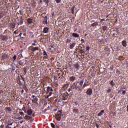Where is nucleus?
Instances as JSON below:
<instances>
[{
	"instance_id": "nucleus-1",
	"label": "nucleus",
	"mask_w": 128,
	"mask_h": 128,
	"mask_svg": "<svg viewBox=\"0 0 128 128\" xmlns=\"http://www.w3.org/2000/svg\"><path fill=\"white\" fill-rule=\"evenodd\" d=\"M14 122H12L10 120H8L7 122V124L6 125V128H16V126H14Z\"/></svg>"
},
{
	"instance_id": "nucleus-2",
	"label": "nucleus",
	"mask_w": 128,
	"mask_h": 128,
	"mask_svg": "<svg viewBox=\"0 0 128 128\" xmlns=\"http://www.w3.org/2000/svg\"><path fill=\"white\" fill-rule=\"evenodd\" d=\"M71 88H72V90H79L80 91H82V88L80 86V84L77 83H74L70 86Z\"/></svg>"
},
{
	"instance_id": "nucleus-3",
	"label": "nucleus",
	"mask_w": 128,
	"mask_h": 128,
	"mask_svg": "<svg viewBox=\"0 0 128 128\" xmlns=\"http://www.w3.org/2000/svg\"><path fill=\"white\" fill-rule=\"evenodd\" d=\"M56 118L57 120H60V118H62V110L58 112L57 114H56Z\"/></svg>"
},
{
	"instance_id": "nucleus-4",
	"label": "nucleus",
	"mask_w": 128,
	"mask_h": 128,
	"mask_svg": "<svg viewBox=\"0 0 128 128\" xmlns=\"http://www.w3.org/2000/svg\"><path fill=\"white\" fill-rule=\"evenodd\" d=\"M16 20H17L16 22L18 24V26H20V24H24V20H22V16H20V18H16Z\"/></svg>"
},
{
	"instance_id": "nucleus-5",
	"label": "nucleus",
	"mask_w": 128,
	"mask_h": 128,
	"mask_svg": "<svg viewBox=\"0 0 128 128\" xmlns=\"http://www.w3.org/2000/svg\"><path fill=\"white\" fill-rule=\"evenodd\" d=\"M62 97L60 100H68V94H62L60 95Z\"/></svg>"
},
{
	"instance_id": "nucleus-6",
	"label": "nucleus",
	"mask_w": 128,
	"mask_h": 128,
	"mask_svg": "<svg viewBox=\"0 0 128 128\" xmlns=\"http://www.w3.org/2000/svg\"><path fill=\"white\" fill-rule=\"evenodd\" d=\"M86 94L88 96H92V88H88L86 92Z\"/></svg>"
},
{
	"instance_id": "nucleus-7",
	"label": "nucleus",
	"mask_w": 128,
	"mask_h": 128,
	"mask_svg": "<svg viewBox=\"0 0 128 128\" xmlns=\"http://www.w3.org/2000/svg\"><path fill=\"white\" fill-rule=\"evenodd\" d=\"M27 120H30V122H32L34 121V118H32V116H26Z\"/></svg>"
},
{
	"instance_id": "nucleus-8",
	"label": "nucleus",
	"mask_w": 128,
	"mask_h": 128,
	"mask_svg": "<svg viewBox=\"0 0 128 128\" xmlns=\"http://www.w3.org/2000/svg\"><path fill=\"white\" fill-rule=\"evenodd\" d=\"M27 114L28 116H32V109H28L27 110Z\"/></svg>"
},
{
	"instance_id": "nucleus-9",
	"label": "nucleus",
	"mask_w": 128,
	"mask_h": 128,
	"mask_svg": "<svg viewBox=\"0 0 128 128\" xmlns=\"http://www.w3.org/2000/svg\"><path fill=\"white\" fill-rule=\"evenodd\" d=\"M74 68H75L76 70H79L80 66V64H78V63H76L74 64Z\"/></svg>"
},
{
	"instance_id": "nucleus-10",
	"label": "nucleus",
	"mask_w": 128,
	"mask_h": 128,
	"mask_svg": "<svg viewBox=\"0 0 128 128\" xmlns=\"http://www.w3.org/2000/svg\"><path fill=\"white\" fill-rule=\"evenodd\" d=\"M48 30L49 28L48 27L44 28L43 30L44 34H48Z\"/></svg>"
},
{
	"instance_id": "nucleus-11",
	"label": "nucleus",
	"mask_w": 128,
	"mask_h": 128,
	"mask_svg": "<svg viewBox=\"0 0 128 128\" xmlns=\"http://www.w3.org/2000/svg\"><path fill=\"white\" fill-rule=\"evenodd\" d=\"M69 80H70V82H74V80H76V77H74V76H70L69 78Z\"/></svg>"
},
{
	"instance_id": "nucleus-12",
	"label": "nucleus",
	"mask_w": 128,
	"mask_h": 128,
	"mask_svg": "<svg viewBox=\"0 0 128 128\" xmlns=\"http://www.w3.org/2000/svg\"><path fill=\"white\" fill-rule=\"evenodd\" d=\"M1 40H5V42H6V40H8V36H4L1 37Z\"/></svg>"
},
{
	"instance_id": "nucleus-13",
	"label": "nucleus",
	"mask_w": 128,
	"mask_h": 128,
	"mask_svg": "<svg viewBox=\"0 0 128 128\" xmlns=\"http://www.w3.org/2000/svg\"><path fill=\"white\" fill-rule=\"evenodd\" d=\"M10 26L11 28H16V23L12 22L10 24Z\"/></svg>"
},
{
	"instance_id": "nucleus-14",
	"label": "nucleus",
	"mask_w": 128,
	"mask_h": 128,
	"mask_svg": "<svg viewBox=\"0 0 128 128\" xmlns=\"http://www.w3.org/2000/svg\"><path fill=\"white\" fill-rule=\"evenodd\" d=\"M6 58H8V56L6 54H4L2 55V59L6 60Z\"/></svg>"
},
{
	"instance_id": "nucleus-15",
	"label": "nucleus",
	"mask_w": 128,
	"mask_h": 128,
	"mask_svg": "<svg viewBox=\"0 0 128 128\" xmlns=\"http://www.w3.org/2000/svg\"><path fill=\"white\" fill-rule=\"evenodd\" d=\"M5 110H6V112H12V110L10 107H6L5 108Z\"/></svg>"
},
{
	"instance_id": "nucleus-16",
	"label": "nucleus",
	"mask_w": 128,
	"mask_h": 128,
	"mask_svg": "<svg viewBox=\"0 0 128 128\" xmlns=\"http://www.w3.org/2000/svg\"><path fill=\"white\" fill-rule=\"evenodd\" d=\"M47 92H54V90H52V88L48 86L47 88Z\"/></svg>"
},
{
	"instance_id": "nucleus-17",
	"label": "nucleus",
	"mask_w": 128,
	"mask_h": 128,
	"mask_svg": "<svg viewBox=\"0 0 128 128\" xmlns=\"http://www.w3.org/2000/svg\"><path fill=\"white\" fill-rule=\"evenodd\" d=\"M32 52H36V50H38V47H32Z\"/></svg>"
},
{
	"instance_id": "nucleus-18",
	"label": "nucleus",
	"mask_w": 128,
	"mask_h": 128,
	"mask_svg": "<svg viewBox=\"0 0 128 128\" xmlns=\"http://www.w3.org/2000/svg\"><path fill=\"white\" fill-rule=\"evenodd\" d=\"M76 8V6H74L71 8L72 14H74V8Z\"/></svg>"
},
{
	"instance_id": "nucleus-19",
	"label": "nucleus",
	"mask_w": 128,
	"mask_h": 128,
	"mask_svg": "<svg viewBox=\"0 0 128 128\" xmlns=\"http://www.w3.org/2000/svg\"><path fill=\"white\" fill-rule=\"evenodd\" d=\"M72 36H74V38H78V36H80L76 33H73Z\"/></svg>"
},
{
	"instance_id": "nucleus-20",
	"label": "nucleus",
	"mask_w": 128,
	"mask_h": 128,
	"mask_svg": "<svg viewBox=\"0 0 128 128\" xmlns=\"http://www.w3.org/2000/svg\"><path fill=\"white\" fill-rule=\"evenodd\" d=\"M38 98L36 97L34 100V102H35V104H38Z\"/></svg>"
},
{
	"instance_id": "nucleus-21",
	"label": "nucleus",
	"mask_w": 128,
	"mask_h": 128,
	"mask_svg": "<svg viewBox=\"0 0 128 128\" xmlns=\"http://www.w3.org/2000/svg\"><path fill=\"white\" fill-rule=\"evenodd\" d=\"M73 112H74V114H78V112H79L78 110L76 109V108L74 109Z\"/></svg>"
},
{
	"instance_id": "nucleus-22",
	"label": "nucleus",
	"mask_w": 128,
	"mask_h": 128,
	"mask_svg": "<svg viewBox=\"0 0 128 128\" xmlns=\"http://www.w3.org/2000/svg\"><path fill=\"white\" fill-rule=\"evenodd\" d=\"M92 26H98V22H95L91 24Z\"/></svg>"
},
{
	"instance_id": "nucleus-23",
	"label": "nucleus",
	"mask_w": 128,
	"mask_h": 128,
	"mask_svg": "<svg viewBox=\"0 0 128 128\" xmlns=\"http://www.w3.org/2000/svg\"><path fill=\"white\" fill-rule=\"evenodd\" d=\"M27 22L28 24H32V19L29 18L28 19Z\"/></svg>"
},
{
	"instance_id": "nucleus-24",
	"label": "nucleus",
	"mask_w": 128,
	"mask_h": 128,
	"mask_svg": "<svg viewBox=\"0 0 128 128\" xmlns=\"http://www.w3.org/2000/svg\"><path fill=\"white\" fill-rule=\"evenodd\" d=\"M84 79H82V80L79 82V86H82V84H84Z\"/></svg>"
},
{
	"instance_id": "nucleus-25",
	"label": "nucleus",
	"mask_w": 128,
	"mask_h": 128,
	"mask_svg": "<svg viewBox=\"0 0 128 128\" xmlns=\"http://www.w3.org/2000/svg\"><path fill=\"white\" fill-rule=\"evenodd\" d=\"M122 44L123 46H126V41L123 40L122 42Z\"/></svg>"
},
{
	"instance_id": "nucleus-26",
	"label": "nucleus",
	"mask_w": 128,
	"mask_h": 128,
	"mask_svg": "<svg viewBox=\"0 0 128 128\" xmlns=\"http://www.w3.org/2000/svg\"><path fill=\"white\" fill-rule=\"evenodd\" d=\"M74 46H76V43H72V44H71L70 45V48L72 50V48H74Z\"/></svg>"
},
{
	"instance_id": "nucleus-27",
	"label": "nucleus",
	"mask_w": 128,
	"mask_h": 128,
	"mask_svg": "<svg viewBox=\"0 0 128 128\" xmlns=\"http://www.w3.org/2000/svg\"><path fill=\"white\" fill-rule=\"evenodd\" d=\"M79 50H80V54H85L84 50L80 48L79 49Z\"/></svg>"
},
{
	"instance_id": "nucleus-28",
	"label": "nucleus",
	"mask_w": 128,
	"mask_h": 128,
	"mask_svg": "<svg viewBox=\"0 0 128 128\" xmlns=\"http://www.w3.org/2000/svg\"><path fill=\"white\" fill-rule=\"evenodd\" d=\"M102 30L104 32H106L108 30V27L106 26H102Z\"/></svg>"
},
{
	"instance_id": "nucleus-29",
	"label": "nucleus",
	"mask_w": 128,
	"mask_h": 128,
	"mask_svg": "<svg viewBox=\"0 0 128 128\" xmlns=\"http://www.w3.org/2000/svg\"><path fill=\"white\" fill-rule=\"evenodd\" d=\"M43 2H44L45 4H46V6H48V2H50L49 0H43Z\"/></svg>"
},
{
	"instance_id": "nucleus-30",
	"label": "nucleus",
	"mask_w": 128,
	"mask_h": 128,
	"mask_svg": "<svg viewBox=\"0 0 128 128\" xmlns=\"http://www.w3.org/2000/svg\"><path fill=\"white\" fill-rule=\"evenodd\" d=\"M18 64H20V66H22V64H24V62H22V60H20V61L18 62Z\"/></svg>"
},
{
	"instance_id": "nucleus-31",
	"label": "nucleus",
	"mask_w": 128,
	"mask_h": 128,
	"mask_svg": "<svg viewBox=\"0 0 128 128\" xmlns=\"http://www.w3.org/2000/svg\"><path fill=\"white\" fill-rule=\"evenodd\" d=\"M86 86H88V84H86V82H84L83 85V88H84Z\"/></svg>"
},
{
	"instance_id": "nucleus-32",
	"label": "nucleus",
	"mask_w": 128,
	"mask_h": 128,
	"mask_svg": "<svg viewBox=\"0 0 128 128\" xmlns=\"http://www.w3.org/2000/svg\"><path fill=\"white\" fill-rule=\"evenodd\" d=\"M18 84L19 86H22V82L20 81V80H19L18 82Z\"/></svg>"
},
{
	"instance_id": "nucleus-33",
	"label": "nucleus",
	"mask_w": 128,
	"mask_h": 128,
	"mask_svg": "<svg viewBox=\"0 0 128 128\" xmlns=\"http://www.w3.org/2000/svg\"><path fill=\"white\" fill-rule=\"evenodd\" d=\"M110 84H111V86H114V82L113 80L110 81Z\"/></svg>"
},
{
	"instance_id": "nucleus-34",
	"label": "nucleus",
	"mask_w": 128,
	"mask_h": 128,
	"mask_svg": "<svg viewBox=\"0 0 128 128\" xmlns=\"http://www.w3.org/2000/svg\"><path fill=\"white\" fill-rule=\"evenodd\" d=\"M50 126L52 128H56V126L54 125V123H51Z\"/></svg>"
},
{
	"instance_id": "nucleus-35",
	"label": "nucleus",
	"mask_w": 128,
	"mask_h": 128,
	"mask_svg": "<svg viewBox=\"0 0 128 128\" xmlns=\"http://www.w3.org/2000/svg\"><path fill=\"white\" fill-rule=\"evenodd\" d=\"M13 62H14V60H16V55H14L13 57Z\"/></svg>"
},
{
	"instance_id": "nucleus-36",
	"label": "nucleus",
	"mask_w": 128,
	"mask_h": 128,
	"mask_svg": "<svg viewBox=\"0 0 128 128\" xmlns=\"http://www.w3.org/2000/svg\"><path fill=\"white\" fill-rule=\"evenodd\" d=\"M89 74H90V76H91L90 78H93V76H94V72L90 73V72Z\"/></svg>"
},
{
	"instance_id": "nucleus-37",
	"label": "nucleus",
	"mask_w": 128,
	"mask_h": 128,
	"mask_svg": "<svg viewBox=\"0 0 128 128\" xmlns=\"http://www.w3.org/2000/svg\"><path fill=\"white\" fill-rule=\"evenodd\" d=\"M116 31H117V34H120L119 32L120 30H118V28H116Z\"/></svg>"
},
{
	"instance_id": "nucleus-38",
	"label": "nucleus",
	"mask_w": 128,
	"mask_h": 128,
	"mask_svg": "<svg viewBox=\"0 0 128 128\" xmlns=\"http://www.w3.org/2000/svg\"><path fill=\"white\" fill-rule=\"evenodd\" d=\"M20 78H21L22 80V81L24 82H26V81H24V78L22 77V76H20Z\"/></svg>"
},
{
	"instance_id": "nucleus-39",
	"label": "nucleus",
	"mask_w": 128,
	"mask_h": 128,
	"mask_svg": "<svg viewBox=\"0 0 128 128\" xmlns=\"http://www.w3.org/2000/svg\"><path fill=\"white\" fill-rule=\"evenodd\" d=\"M56 2H57V4H60V2L61 0H55Z\"/></svg>"
},
{
	"instance_id": "nucleus-40",
	"label": "nucleus",
	"mask_w": 128,
	"mask_h": 128,
	"mask_svg": "<svg viewBox=\"0 0 128 128\" xmlns=\"http://www.w3.org/2000/svg\"><path fill=\"white\" fill-rule=\"evenodd\" d=\"M90 46H87L86 48V50H90Z\"/></svg>"
},
{
	"instance_id": "nucleus-41",
	"label": "nucleus",
	"mask_w": 128,
	"mask_h": 128,
	"mask_svg": "<svg viewBox=\"0 0 128 128\" xmlns=\"http://www.w3.org/2000/svg\"><path fill=\"white\" fill-rule=\"evenodd\" d=\"M102 112H99V113L98 114V116H102Z\"/></svg>"
},
{
	"instance_id": "nucleus-42",
	"label": "nucleus",
	"mask_w": 128,
	"mask_h": 128,
	"mask_svg": "<svg viewBox=\"0 0 128 128\" xmlns=\"http://www.w3.org/2000/svg\"><path fill=\"white\" fill-rule=\"evenodd\" d=\"M43 54L44 56H48V54H46V51H44L43 52Z\"/></svg>"
},
{
	"instance_id": "nucleus-43",
	"label": "nucleus",
	"mask_w": 128,
	"mask_h": 128,
	"mask_svg": "<svg viewBox=\"0 0 128 128\" xmlns=\"http://www.w3.org/2000/svg\"><path fill=\"white\" fill-rule=\"evenodd\" d=\"M22 33L20 32V34L19 36H20L21 38H24V37L22 36Z\"/></svg>"
},
{
	"instance_id": "nucleus-44",
	"label": "nucleus",
	"mask_w": 128,
	"mask_h": 128,
	"mask_svg": "<svg viewBox=\"0 0 128 128\" xmlns=\"http://www.w3.org/2000/svg\"><path fill=\"white\" fill-rule=\"evenodd\" d=\"M0 128H4V125H3V124L1 125L0 126Z\"/></svg>"
},
{
	"instance_id": "nucleus-45",
	"label": "nucleus",
	"mask_w": 128,
	"mask_h": 128,
	"mask_svg": "<svg viewBox=\"0 0 128 128\" xmlns=\"http://www.w3.org/2000/svg\"><path fill=\"white\" fill-rule=\"evenodd\" d=\"M126 91L124 90L122 91V94H126Z\"/></svg>"
},
{
	"instance_id": "nucleus-46",
	"label": "nucleus",
	"mask_w": 128,
	"mask_h": 128,
	"mask_svg": "<svg viewBox=\"0 0 128 128\" xmlns=\"http://www.w3.org/2000/svg\"><path fill=\"white\" fill-rule=\"evenodd\" d=\"M66 42H70V40L67 39L66 40Z\"/></svg>"
},
{
	"instance_id": "nucleus-47",
	"label": "nucleus",
	"mask_w": 128,
	"mask_h": 128,
	"mask_svg": "<svg viewBox=\"0 0 128 128\" xmlns=\"http://www.w3.org/2000/svg\"><path fill=\"white\" fill-rule=\"evenodd\" d=\"M52 92H50L49 93V94H48V95L49 96H52Z\"/></svg>"
},
{
	"instance_id": "nucleus-48",
	"label": "nucleus",
	"mask_w": 128,
	"mask_h": 128,
	"mask_svg": "<svg viewBox=\"0 0 128 128\" xmlns=\"http://www.w3.org/2000/svg\"><path fill=\"white\" fill-rule=\"evenodd\" d=\"M36 44H38L37 43H32V46H36Z\"/></svg>"
},
{
	"instance_id": "nucleus-49",
	"label": "nucleus",
	"mask_w": 128,
	"mask_h": 128,
	"mask_svg": "<svg viewBox=\"0 0 128 128\" xmlns=\"http://www.w3.org/2000/svg\"><path fill=\"white\" fill-rule=\"evenodd\" d=\"M50 50H52V48H54V46H50Z\"/></svg>"
},
{
	"instance_id": "nucleus-50",
	"label": "nucleus",
	"mask_w": 128,
	"mask_h": 128,
	"mask_svg": "<svg viewBox=\"0 0 128 128\" xmlns=\"http://www.w3.org/2000/svg\"><path fill=\"white\" fill-rule=\"evenodd\" d=\"M112 92V90L108 89V92Z\"/></svg>"
},
{
	"instance_id": "nucleus-51",
	"label": "nucleus",
	"mask_w": 128,
	"mask_h": 128,
	"mask_svg": "<svg viewBox=\"0 0 128 128\" xmlns=\"http://www.w3.org/2000/svg\"><path fill=\"white\" fill-rule=\"evenodd\" d=\"M50 96L48 95H46L45 97V98H49Z\"/></svg>"
},
{
	"instance_id": "nucleus-52",
	"label": "nucleus",
	"mask_w": 128,
	"mask_h": 128,
	"mask_svg": "<svg viewBox=\"0 0 128 128\" xmlns=\"http://www.w3.org/2000/svg\"><path fill=\"white\" fill-rule=\"evenodd\" d=\"M2 16H2V14H0V18H2Z\"/></svg>"
},
{
	"instance_id": "nucleus-53",
	"label": "nucleus",
	"mask_w": 128,
	"mask_h": 128,
	"mask_svg": "<svg viewBox=\"0 0 128 128\" xmlns=\"http://www.w3.org/2000/svg\"><path fill=\"white\" fill-rule=\"evenodd\" d=\"M75 104H76V106L78 104V101L75 102Z\"/></svg>"
},
{
	"instance_id": "nucleus-54",
	"label": "nucleus",
	"mask_w": 128,
	"mask_h": 128,
	"mask_svg": "<svg viewBox=\"0 0 128 128\" xmlns=\"http://www.w3.org/2000/svg\"><path fill=\"white\" fill-rule=\"evenodd\" d=\"M58 98H56V99L54 100V102H58Z\"/></svg>"
},
{
	"instance_id": "nucleus-55",
	"label": "nucleus",
	"mask_w": 128,
	"mask_h": 128,
	"mask_svg": "<svg viewBox=\"0 0 128 128\" xmlns=\"http://www.w3.org/2000/svg\"><path fill=\"white\" fill-rule=\"evenodd\" d=\"M81 41L82 42H84V40L82 38L81 39Z\"/></svg>"
},
{
	"instance_id": "nucleus-56",
	"label": "nucleus",
	"mask_w": 128,
	"mask_h": 128,
	"mask_svg": "<svg viewBox=\"0 0 128 128\" xmlns=\"http://www.w3.org/2000/svg\"><path fill=\"white\" fill-rule=\"evenodd\" d=\"M104 18L101 19V20H100V22H104Z\"/></svg>"
},
{
	"instance_id": "nucleus-57",
	"label": "nucleus",
	"mask_w": 128,
	"mask_h": 128,
	"mask_svg": "<svg viewBox=\"0 0 128 128\" xmlns=\"http://www.w3.org/2000/svg\"><path fill=\"white\" fill-rule=\"evenodd\" d=\"M19 12H20V16H22V11L20 10Z\"/></svg>"
},
{
	"instance_id": "nucleus-58",
	"label": "nucleus",
	"mask_w": 128,
	"mask_h": 128,
	"mask_svg": "<svg viewBox=\"0 0 128 128\" xmlns=\"http://www.w3.org/2000/svg\"><path fill=\"white\" fill-rule=\"evenodd\" d=\"M24 72H25V74H26V68H24Z\"/></svg>"
},
{
	"instance_id": "nucleus-59",
	"label": "nucleus",
	"mask_w": 128,
	"mask_h": 128,
	"mask_svg": "<svg viewBox=\"0 0 128 128\" xmlns=\"http://www.w3.org/2000/svg\"><path fill=\"white\" fill-rule=\"evenodd\" d=\"M101 112H102V114H104V110H102L101 111Z\"/></svg>"
},
{
	"instance_id": "nucleus-60",
	"label": "nucleus",
	"mask_w": 128,
	"mask_h": 128,
	"mask_svg": "<svg viewBox=\"0 0 128 128\" xmlns=\"http://www.w3.org/2000/svg\"><path fill=\"white\" fill-rule=\"evenodd\" d=\"M68 90L70 92V90H72V89H70V88L69 89H68Z\"/></svg>"
},
{
	"instance_id": "nucleus-61",
	"label": "nucleus",
	"mask_w": 128,
	"mask_h": 128,
	"mask_svg": "<svg viewBox=\"0 0 128 128\" xmlns=\"http://www.w3.org/2000/svg\"><path fill=\"white\" fill-rule=\"evenodd\" d=\"M24 90H22L21 91L22 94H24Z\"/></svg>"
},
{
	"instance_id": "nucleus-62",
	"label": "nucleus",
	"mask_w": 128,
	"mask_h": 128,
	"mask_svg": "<svg viewBox=\"0 0 128 128\" xmlns=\"http://www.w3.org/2000/svg\"><path fill=\"white\" fill-rule=\"evenodd\" d=\"M14 34H18V32H16V31L14 32Z\"/></svg>"
},
{
	"instance_id": "nucleus-63",
	"label": "nucleus",
	"mask_w": 128,
	"mask_h": 128,
	"mask_svg": "<svg viewBox=\"0 0 128 128\" xmlns=\"http://www.w3.org/2000/svg\"><path fill=\"white\" fill-rule=\"evenodd\" d=\"M34 42H36V44H38V42H36V40H34Z\"/></svg>"
},
{
	"instance_id": "nucleus-64",
	"label": "nucleus",
	"mask_w": 128,
	"mask_h": 128,
	"mask_svg": "<svg viewBox=\"0 0 128 128\" xmlns=\"http://www.w3.org/2000/svg\"><path fill=\"white\" fill-rule=\"evenodd\" d=\"M16 70V68L14 67H12V70Z\"/></svg>"
}]
</instances>
